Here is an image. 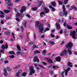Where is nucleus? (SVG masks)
<instances>
[{
    "instance_id": "nucleus-9",
    "label": "nucleus",
    "mask_w": 77,
    "mask_h": 77,
    "mask_svg": "<svg viewBox=\"0 0 77 77\" xmlns=\"http://www.w3.org/2000/svg\"><path fill=\"white\" fill-rule=\"evenodd\" d=\"M71 68L70 67H68L66 70H65L64 71L65 72V75H68V72L69 71H70Z\"/></svg>"
},
{
    "instance_id": "nucleus-46",
    "label": "nucleus",
    "mask_w": 77,
    "mask_h": 77,
    "mask_svg": "<svg viewBox=\"0 0 77 77\" xmlns=\"http://www.w3.org/2000/svg\"><path fill=\"white\" fill-rule=\"evenodd\" d=\"M5 63H9V61L8 60H6L4 61Z\"/></svg>"
},
{
    "instance_id": "nucleus-53",
    "label": "nucleus",
    "mask_w": 77,
    "mask_h": 77,
    "mask_svg": "<svg viewBox=\"0 0 77 77\" xmlns=\"http://www.w3.org/2000/svg\"><path fill=\"white\" fill-rule=\"evenodd\" d=\"M50 42L51 44H52L53 45H54V43L53 42L50 41Z\"/></svg>"
},
{
    "instance_id": "nucleus-20",
    "label": "nucleus",
    "mask_w": 77,
    "mask_h": 77,
    "mask_svg": "<svg viewBox=\"0 0 77 77\" xmlns=\"http://www.w3.org/2000/svg\"><path fill=\"white\" fill-rule=\"evenodd\" d=\"M49 63H53V61L52 60H51L50 58H48L47 59Z\"/></svg>"
},
{
    "instance_id": "nucleus-4",
    "label": "nucleus",
    "mask_w": 77,
    "mask_h": 77,
    "mask_svg": "<svg viewBox=\"0 0 77 77\" xmlns=\"http://www.w3.org/2000/svg\"><path fill=\"white\" fill-rule=\"evenodd\" d=\"M60 54L61 56H64L65 55L67 54V51L64 50L61 51Z\"/></svg>"
},
{
    "instance_id": "nucleus-12",
    "label": "nucleus",
    "mask_w": 77,
    "mask_h": 77,
    "mask_svg": "<svg viewBox=\"0 0 77 77\" xmlns=\"http://www.w3.org/2000/svg\"><path fill=\"white\" fill-rule=\"evenodd\" d=\"M56 29L57 30H59L60 29V25L59 23H57L56 24Z\"/></svg>"
},
{
    "instance_id": "nucleus-18",
    "label": "nucleus",
    "mask_w": 77,
    "mask_h": 77,
    "mask_svg": "<svg viewBox=\"0 0 77 77\" xmlns=\"http://www.w3.org/2000/svg\"><path fill=\"white\" fill-rule=\"evenodd\" d=\"M60 57H57L56 58V61L57 62H60Z\"/></svg>"
},
{
    "instance_id": "nucleus-5",
    "label": "nucleus",
    "mask_w": 77,
    "mask_h": 77,
    "mask_svg": "<svg viewBox=\"0 0 77 77\" xmlns=\"http://www.w3.org/2000/svg\"><path fill=\"white\" fill-rule=\"evenodd\" d=\"M63 15H65V17H66L67 15V11H66V9L65 8V5H63Z\"/></svg>"
},
{
    "instance_id": "nucleus-19",
    "label": "nucleus",
    "mask_w": 77,
    "mask_h": 77,
    "mask_svg": "<svg viewBox=\"0 0 77 77\" xmlns=\"http://www.w3.org/2000/svg\"><path fill=\"white\" fill-rule=\"evenodd\" d=\"M51 4L53 6H54V7H55L56 5V3L55 1H54L53 2H52Z\"/></svg>"
},
{
    "instance_id": "nucleus-14",
    "label": "nucleus",
    "mask_w": 77,
    "mask_h": 77,
    "mask_svg": "<svg viewBox=\"0 0 77 77\" xmlns=\"http://www.w3.org/2000/svg\"><path fill=\"white\" fill-rule=\"evenodd\" d=\"M4 75L5 76H7L8 74H7V69H4Z\"/></svg>"
},
{
    "instance_id": "nucleus-24",
    "label": "nucleus",
    "mask_w": 77,
    "mask_h": 77,
    "mask_svg": "<svg viewBox=\"0 0 77 77\" xmlns=\"http://www.w3.org/2000/svg\"><path fill=\"white\" fill-rule=\"evenodd\" d=\"M50 30V29L48 28H46L45 29L44 32L45 33L46 32H47V31H49Z\"/></svg>"
},
{
    "instance_id": "nucleus-60",
    "label": "nucleus",
    "mask_w": 77,
    "mask_h": 77,
    "mask_svg": "<svg viewBox=\"0 0 77 77\" xmlns=\"http://www.w3.org/2000/svg\"><path fill=\"white\" fill-rule=\"evenodd\" d=\"M52 9V11L53 12H54V11H55V8H54L53 7Z\"/></svg>"
},
{
    "instance_id": "nucleus-38",
    "label": "nucleus",
    "mask_w": 77,
    "mask_h": 77,
    "mask_svg": "<svg viewBox=\"0 0 77 77\" xmlns=\"http://www.w3.org/2000/svg\"><path fill=\"white\" fill-rule=\"evenodd\" d=\"M20 15H21V14H20L18 12H17L16 14V17H19V16H20Z\"/></svg>"
},
{
    "instance_id": "nucleus-43",
    "label": "nucleus",
    "mask_w": 77,
    "mask_h": 77,
    "mask_svg": "<svg viewBox=\"0 0 77 77\" xmlns=\"http://www.w3.org/2000/svg\"><path fill=\"white\" fill-rule=\"evenodd\" d=\"M42 63L43 64V65H47V63H46L44 61H42Z\"/></svg>"
},
{
    "instance_id": "nucleus-25",
    "label": "nucleus",
    "mask_w": 77,
    "mask_h": 77,
    "mask_svg": "<svg viewBox=\"0 0 77 77\" xmlns=\"http://www.w3.org/2000/svg\"><path fill=\"white\" fill-rule=\"evenodd\" d=\"M4 12L5 13H9V12H11V11L10 10H4Z\"/></svg>"
},
{
    "instance_id": "nucleus-62",
    "label": "nucleus",
    "mask_w": 77,
    "mask_h": 77,
    "mask_svg": "<svg viewBox=\"0 0 77 77\" xmlns=\"http://www.w3.org/2000/svg\"><path fill=\"white\" fill-rule=\"evenodd\" d=\"M0 53H4V51L3 50H0Z\"/></svg>"
},
{
    "instance_id": "nucleus-32",
    "label": "nucleus",
    "mask_w": 77,
    "mask_h": 77,
    "mask_svg": "<svg viewBox=\"0 0 77 77\" xmlns=\"http://www.w3.org/2000/svg\"><path fill=\"white\" fill-rule=\"evenodd\" d=\"M15 52L14 51H10L9 52V53L11 54H14Z\"/></svg>"
},
{
    "instance_id": "nucleus-33",
    "label": "nucleus",
    "mask_w": 77,
    "mask_h": 77,
    "mask_svg": "<svg viewBox=\"0 0 77 77\" xmlns=\"http://www.w3.org/2000/svg\"><path fill=\"white\" fill-rule=\"evenodd\" d=\"M32 10L34 11H36L37 10V8L35 7L34 8H32Z\"/></svg>"
},
{
    "instance_id": "nucleus-37",
    "label": "nucleus",
    "mask_w": 77,
    "mask_h": 77,
    "mask_svg": "<svg viewBox=\"0 0 77 77\" xmlns=\"http://www.w3.org/2000/svg\"><path fill=\"white\" fill-rule=\"evenodd\" d=\"M14 57H15V56L14 55H12L9 56V57H10V58H14Z\"/></svg>"
},
{
    "instance_id": "nucleus-61",
    "label": "nucleus",
    "mask_w": 77,
    "mask_h": 77,
    "mask_svg": "<svg viewBox=\"0 0 77 77\" xmlns=\"http://www.w3.org/2000/svg\"><path fill=\"white\" fill-rule=\"evenodd\" d=\"M34 38L35 39H36V35L35 34H34Z\"/></svg>"
},
{
    "instance_id": "nucleus-3",
    "label": "nucleus",
    "mask_w": 77,
    "mask_h": 77,
    "mask_svg": "<svg viewBox=\"0 0 77 77\" xmlns=\"http://www.w3.org/2000/svg\"><path fill=\"white\" fill-rule=\"evenodd\" d=\"M75 31H71L70 32V36H72V37L73 39H76L75 37Z\"/></svg>"
},
{
    "instance_id": "nucleus-52",
    "label": "nucleus",
    "mask_w": 77,
    "mask_h": 77,
    "mask_svg": "<svg viewBox=\"0 0 77 77\" xmlns=\"http://www.w3.org/2000/svg\"><path fill=\"white\" fill-rule=\"evenodd\" d=\"M45 53H46V51L45 50H44L43 51V54L44 55L45 54Z\"/></svg>"
},
{
    "instance_id": "nucleus-36",
    "label": "nucleus",
    "mask_w": 77,
    "mask_h": 77,
    "mask_svg": "<svg viewBox=\"0 0 77 77\" xmlns=\"http://www.w3.org/2000/svg\"><path fill=\"white\" fill-rule=\"evenodd\" d=\"M69 0H64V4H67Z\"/></svg>"
},
{
    "instance_id": "nucleus-27",
    "label": "nucleus",
    "mask_w": 77,
    "mask_h": 77,
    "mask_svg": "<svg viewBox=\"0 0 77 77\" xmlns=\"http://www.w3.org/2000/svg\"><path fill=\"white\" fill-rule=\"evenodd\" d=\"M4 35H10V32H4Z\"/></svg>"
},
{
    "instance_id": "nucleus-51",
    "label": "nucleus",
    "mask_w": 77,
    "mask_h": 77,
    "mask_svg": "<svg viewBox=\"0 0 77 77\" xmlns=\"http://www.w3.org/2000/svg\"><path fill=\"white\" fill-rule=\"evenodd\" d=\"M51 38H54V35H53V34L52 33H51Z\"/></svg>"
},
{
    "instance_id": "nucleus-10",
    "label": "nucleus",
    "mask_w": 77,
    "mask_h": 77,
    "mask_svg": "<svg viewBox=\"0 0 77 77\" xmlns=\"http://www.w3.org/2000/svg\"><path fill=\"white\" fill-rule=\"evenodd\" d=\"M8 2L7 3V4L9 6H13V3L11 2V0H8Z\"/></svg>"
},
{
    "instance_id": "nucleus-16",
    "label": "nucleus",
    "mask_w": 77,
    "mask_h": 77,
    "mask_svg": "<svg viewBox=\"0 0 77 77\" xmlns=\"http://www.w3.org/2000/svg\"><path fill=\"white\" fill-rule=\"evenodd\" d=\"M16 54L17 55H20L21 56H23V53L20 51H17L16 53Z\"/></svg>"
},
{
    "instance_id": "nucleus-35",
    "label": "nucleus",
    "mask_w": 77,
    "mask_h": 77,
    "mask_svg": "<svg viewBox=\"0 0 77 77\" xmlns=\"http://www.w3.org/2000/svg\"><path fill=\"white\" fill-rule=\"evenodd\" d=\"M58 3L60 5H62V2L60 1H58Z\"/></svg>"
},
{
    "instance_id": "nucleus-54",
    "label": "nucleus",
    "mask_w": 77,
    "mask_h": 77,
    "mask_svg": "<svg viewBox=\"0 0 77 77\" xmlns=\"http://www.w3.org/2000/svg\"><path fill=\"white\" fill-rule=\"evenodd\" d=\"M37 69V71H38V70H39L40 69L39 68L37 67V66H36L35 67Z\"/></svg>"
},
{
    "instance_id": "nucleus-11",
    "label": "nucleus",
    "mask_w": 77,
    "mask_h": 77,
    "mask_svg": "<svg viewBox=\"0 0 77 77\" xmlns=\"http://www.w3.org/2000/svg\"><path fill=\"white\" fill-rule=\"evenodd\" d=\"M22 72V70L20 69L16 73V74L15 75V76H16V77H18V76H19V75H20V74H21Z\"/></svg>"
},
{
    "instance_id": "nucleus-2",
    "label": "nucleus",
    "mask_w": 77,
    "mask_h": 77,
    "mask_svg": "<svg viewBox=\"0 0 77 77\" xmlns=\"http://www.w3.org/2000/svg\"><path fill=\"white\" fill-rule=\"evenodd\" d=\"M29 69L30 70L29 75H32L33 74H35V71L34 69V67L33 66H31L29 67Z\"/></svg>"
},
{
    "instance_id": "nucleus-40",
    "label": "nucleus",
    "mask_w": 77,
    "mask_h": 77,
    "mask_svg": "<svg viewBox=\"0 0 77 77\" xmlns=\"http://www.w3.org/2000/svg\"><path fill=\"white\" fill-rule=\"evenodd\" d=\"M2 49H4L6 48V47H5V45H3L2 46Z\"/></svg>"
},
{
    "instance_id": "nucleus-8",
    "label": "nucleus",
    "mask_w": 77,
    "mask_h": 77,
    "mask_svg": "<svg viewBox=\"0 0 77 77\" xmlns=\"http://www.w3.org/2000/svg\"><path fill=\"white\" fill-rule=\"evenodd\" d=\"M26 10V8L25 7H23L20 10V12L21 14H23V13Z\"/></svg>"
},
{
    "instance_id": "nucleus-63",
    "label": "nucleus",
    "mask_w": 77,
    "mask_h": 77,
    "mask_svg": "<svg viewBox=\"0 0 77 77\" xmlns=\"http://www.w3.org/2000/svg\"><path fill=\"white\" fill-rule=\"evenodd\" d=\"M74 54H75V55H77V52H74Z\"/></svg>"
},
{
    "instance_id": "nucleus-42",
    "label": "nucleus",
    "mask_w": 77,
    "mask_h": 77,
    "mask_svg": "<svg viewBox=\"0 0 77 77\" xmlns=\"http://www.w3.org/2000/svg\"><path fill=\"white\" fill-rule=\"evenodd\" d=\"M64 43H65V41H63L60 44V45H63V44H64Z\"/></svg>"
},
{
    "instance_id": "nucleus-59",
    "label": "nucleus",
    "mask_w": 77,
    "mask_h": 77,
    "mask_svg": "<svg viewBox=\"0 0 77 77\" xmlns=\"http://www.w3.org/2000/svg\"><path fill=\"white\" fill-rule=\"evenodd\" d=\"M0 14H2L3 15H4V14L3 12L2 11H0Z\"/></svg>"
},
{
    "instance_id": "nucleus-44",
    "label": "nucleus",
    "mask_w": 77,
    "mask_h": 77,
    "mask_svg": "<svg viewBox=\"0 0 77 77\" xmlns=\"http://www.w3.org/2000/svg\"><path fill=\"white\" fill-rule=\"evenodd\" d=\"M53 68H58V66H53Z\"/></svg>"
},
{
    "instance_id": "nucleus-29",
    "label": "nucleus",
    "mask_w": 77,
    "mask_h": 77,
    "mask_svg": "<svg viewBox=\"0 0 77 77\" xmlns=\"http://www.w3.org/2000/svg\"><path fill=\"white\" fill-rule=\"evenodd\" d=\"M38 66L40 67L41 68H43V69H45V67L43 66H42L41 65H38Z\"/></svg>"
},
{
    "instance_id": "nucleus-64",
    "label": "nucleus",
    "mask_w": 77,
    "mask_h": 77,
    "mask_svg": "<svg viewBox=\"0 0 77 77\" xmlns=\"http://www.w3.org/2000/svg\"><path fill=\"white\" fill-rule=\"evenodd\" d=\"M63 19H62L60 21V23H63Z\"/></svg>"
},
{
    "instance_id": "nucleus-1",
    "label": "nucleus",
    "mask_w": 77,
    "mask_h": 77,
    "mask_svg": "<svg viewBox=\"0 0 77 77\" xmlns=\"http://www.w3.org/2000/svg\"><path fill=\"white\" fill-rule=\"evenodd\" d=\"M35 26L36 27L38 28L40 33H42L44 30V26L42 24H41L39 21H36L35 22Z\"/></svg>"
},
{
    "instance_id": "nucleus-41",
    "label": "nucleus",
    "mask_w": 77,
    "mask_h": 77,
    "mask_svg": "<svg viewBox=\"0 0 77 77\" xmlns=\"http://www.w3.org/2000/svg\"><path fill=\"white\" fill-rule=\"evenodd\" d=\"M6 18L7 20H10L11 17L8 16H6Z\"/></svg>"
},
{
    "instance_id": "nucleus-15",
    "label": "nucleus",
    "mask_w": 77,
    "mask_h": 77,
    "mask_svg": "<svg viewBox=\"0 0 77 77\" xmlns=\"http://www.w3.org/2000/svg\"><path fill=\"white\" fill-rule=\"evenodd\" d=\"M67 65L69 67H72V63L68 62L67 63Z\"/></svg>"
},
{
    "instance_id": "nucleus-26",
    "label": "nucleus",
    "mask_w": 77,
    "mask_h": 77,
    "mask_svg": "<svg viewBox=\"0 0 77 77\" xmlns=\"http://www.w3.org/2000/svg\"><path fill=\"white\" fill-rule=\"evenodd\" d=\"M6 68L8 71H11V69H10V68H9V67L7 66L6 67Z\"/></svg>"
},
{
    "instance_id": "nucleus-13",
    "label": "nucleus",
    "mask_w": 77,
    "mask_h": 77,
    "mask_svg": "<svg viewBox=\"0 0 77 77\" xmlns=\"http://www.w3.org/2000/svg\"><path fill=\"white\" fill-rule=\"evenodd\" d=\"M67 51L69 55H71V54H72V51H71V49H68Z\"/></svg>"
},
{
    "instance_id": "nucleus-7",
    "label": "nucleus",
    "mask_w": 77,
    "mask_h": 77,
    "mask_svg": "<svg viewBox=\"0 0 77 77\" xmlns=\"http://www.w3.org/2000/svg\"><path fill=\"white\" fill-rule=\"evenodd\" d=\"M33 61L35 62L37 61L38 63H39V59L38 58V56H35L34 57L33 59Z\"/></svg>"
},
{
    "instance_id": "nucleus-6",
    "label": "nucleus",
    "mask_w": 77,
    "mask_h": 77,
    "mask_svg": "<svg viewBox=\"0 0 77 77\" xmlns=\"http://www.w3.org/2000/svg\"><path fill=\"white\" fill-rule=\"evenodd\" d=\"M72 47V44L71 42H68L66 45V47L67 48H70Z\"/></svg>"
},
{
    "instance_id": "nucleus-28",
    "label": "nucleus",
    "mask_w": 77,
    "mask_h": 77,
    "mask_svg": "<svg viewBox=\"0 0 77 77\" xmlns=\"http://www.w3.org/2000/svg\"><path fill=\"white\" fill-rule=\"evenodd\" d=\"M71 8L72 9H75V10H76V11H77V8L74 5H72L71 7Z\"/></svg>"
},
{
    "instance_id": "nucleus-39",
    "label": "nucleus",
    "mask_w": 77,
    "mask_h": 77,
    "mask_svg": "<svg viewBox=\"0 0 77 77\" xmlns=\"http://www.w3.org/2000/svg\"><path fill=\"white\" fill-rule=\"evenodd\" d=\"M39 2L40 3H41V4H40V5L39 6H38V7H40V6H41V4L43 3V2L41 1H40Z\"/></svg>"
},
{
    "instance_id": "nucleus-50",
    "label": "nucleus",
    "mask_w": 77,
    "mask_h": 77,
    "mask_svg": "<svg viewBox=\"0 0 77 77\" xmlns=\"http://www.w3.org/2000/svg\"><path fill=\"white\" fill-rule=\"evenodd\" d=\"M26 16L28 18H30V15L28 14H26Z\"/></svg>"
},
{
    "instance_id": "nucleus-34",
    "label": "nucleus",
    "mask_w": 77,
    "mask_h": 77,
    "mask_svg": "<svg viewBox=\"0 0 77 77\" xmlns=\"http://www.w3.org/2000/svg\"><path fill=\"white\" fill-rule=\"evenodd\" d=\"M26 75V72H23L22 73V76L23 77H25Z\"/></svg>"
},
{
    "instance_id": "nucleus-49",
    "label": "nucleus",
    "mask_w": 77,
    "mask_h": 77,
    "mask_svg": "<svg viewBox=\"0 0 77 77\" xmlns=\"http://www.w3.org/2000/svg\"><path fill=\"white\" fill-rule=\"evenodd\" d=\"M20 27L21 29L22 32H23V31H24V29L23 28V27L21 26Z\"/></svg>"
},
{
    "instance_id": "nucleus-48",
    "label": "nucleus",
    "mask_w": 77,
    "mask_h": 77,
    "mask_svg": "<svg viewBox=\"0 0 77 77\" xmlns=\"http://www.w3.org/2000/svg\"><path fill=\"white\" fill-rule=\"evenodd\" d=\"M16 20L17 21H20V19H19L17 17L16 18Z\"/></svg>"
},
{
    "instance_id": "nucleus-47",
    "label": "nucleus",
    "mask_w": 77,
    "mask_h": 77,
    "mask_svg": "<svg viewBox=\"0 0 77 77\" xmlns=\"http://www.w3.org/2000/svg\"><path fill=\"white\" fill-rule=\"evenodd\" d=\"M12 35H13V37L14 38V39H15V34H14V32H11Z\"/></svg>"
},
{
    "instance_id": "nucleus-23",
    "label": "nucleus",
    "mask_w": 77,
    "mask_h": 77,
    "mask_svg": "<svg viewBox=\"0 0 77 77\" xmlns=\"http://www.w3.org/2000/svg\"><path fill=\"white\" fill-rule=\"evenodd\" d=\"M45 15V13L42 12L40 14V16L41 17H43V15Z\"/></svg>"
},
{
    "instance_id": "nucleus-55",
    "label": "nucleus",
    "mask_w": 77,
    "mask_h": 77,
    "mask_svg": "<svg viewBox=\"0 0 77 77\" xmlns=\"http://www.w3.org/2000/svg\"><path fill=\"white\" fill-rule=\"evenodd\" d=\"M5 16H4V15H0V17H1V18H4Z\"/></svg>"
},
{
    "instance_id": "nucleus-56",
    "label": "nucleus",
    "mask_w": 77,
    "mask_h": 77,
    "mask_svg": "<svg viewBox=\"0 0 77 77\" xmlns=\"http://www.w3.org/2000/svg\"><path fill=\"white\" fill-rule=\"evenodd\" d=\"M64 74V71L62 72H61V75H62V77H63V74Z\"/></svg>"
},
{
    "instance_id": "nucleus-57",
    "label": "nucleus",
    "mask_w": 77,
    "mask_h": 77,
    "mask_svg": "<svg viewBox=\"0 0 77 77\" xmlns=\"http://www.w3.org/2000/svg\"><path fill=\"white\" fill-rule=\"evenodd\" d=\"M1 23L2 24H4V22L3 21V20H2L1 21Z\"/></svg>"
},
{
    "instance_id": "nucleus-30",
    "label": "nucleus",
    "mask_w": 77,
    "mask_h": 77,
    "mask_svg": "<svg viewBox=\"0 0 77 77\" xmlns=\"http://www.w3.org/2000/svg\"><path fill=\"white\" fill-rule=\"evenodd\" d=\"M34 53L35 54H39V53H40V52L38 51H34Z\"/></svg>"
},
{
    "instance_id": "nucleus-22",
    "label": "nucleus",
    "mask_w": 77,
    "mask_h": 77,
    "mask_svg": "<svg viewBox=\"0 0 77 77\" xmlns=\"http://www.w3.org/2000/svg\"><path fill=\"white\" fill-rule=\"evenodd\" d=\"M20 65H17L16 67H14L13 68V69H14V70H15L16 69H17V68H20Z\"/></svg>"
},
{
    "instance_id": "nucleus-45",
    "label": "nucleus",
    "mask_w": 77,
    "mask_h": 77,
    "mask_svg": "<svg viewBox=\"0 0 77 77\" xmlns=\"http://www.w3.org/2000/svg\"><path fill=\"white\" fill-rule=\"evenodd\" d=\"M5 48H6V49H7V48H8V44H6L5 45Z\"/></svg>"
},
{
    "instance_id": "nucleus-21",
    "label": "nucleus",
    "mask_w": 77,
    "mask_h": 77,
    "mask_svg": "<svg viewBox=\"0 0 77 77\" xmlns=\"http://www.w3.org/2000/svg\"><path fill=\"white\" fill-rule=\"evenodd\" d=\"M17 49H18L19 51H21V48H20V46L18 45H16Z\"/></svg>"
},
{
    "instance_id": "nucleus-58",
    "label": "nucleus",
    "mask_w": 77,
    "mask_h": 77,
    "mask_svg": "<svg viewBox=\"0 0 77 77\" xmlns=\"http://www.w3.org/2000/svg\"><path fill=\"white\" fill-rule=\"evenodd\" d=\"M27 24V22H25L24 23V26L26 28V24Z\"/></svg>"
},
{
    "instance_id": "nucleus-31",
    "label": "nucleus",
    "mask_w": 77,
    "mask_h": 77,
    "mask_svg": "<svg viewBox=\"0 0 77 77\" xmlns=\"http://www.w3.org/2000/svg\"><path fill=\"white\" fill-rule=\"evenodd\" d=\"M67 27L69 29H72V26H71L69 25H66Z\"/></svg>"
},
{
    "instance_id": "nucleus-17",
    "label": "nucleus",
    "mask_w": 77,
    "mask_h": 77,
    "mask_svg": "<svg viewBox=\"0 0 77 77\" xmlns=\"http://www.w3.org/2000/svg\"><path fill=\"white\" fill-rule=\"evenodd\" d=\"M49 9L46 8H45V13H46V14H47V13H48V12H49Z\"/></svg>"
}]
</instances>
